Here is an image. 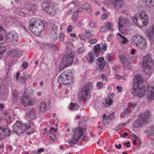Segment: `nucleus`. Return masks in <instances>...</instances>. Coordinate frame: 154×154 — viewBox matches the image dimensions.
<instances>
[{
	"label": "nucleus",
	"mask_w": 154,
	"mask_h": 154,
	"mask_svg": "<svg viewBox=\"0 0 154 154\" xmlns=\"http://www.w3.org/2000/svg\"><path fill=\"white\" fill-rule=\"evenodd\" d=\"M87 60L89 63H93L94 61V58L93 54L90 52L87 56Z\"/></svg>",
	"instance_id": "a878e982"
},
{
	"label": "nucleus",
	"mask_w": 154,
	"mask_h": 154,
	"mask_svg": "<svg viewBox=\"0 0 154 154\" xmlns=\"http://www.w3.org/2000/svg\"><path fill=\"white\" fill-rule=\"evenodd\" d=\"M83 8L82 7H79L75 11L78 13V12H81L83 11Z\"/></svg>",
	"instance_id": "13d9d810"
},
{
	"label": "nucleus",
	"mask_w": 154,
	"mask_h": 154,
	"mask_svg": "<svg viewBox=\"0 0 154 154\" xmlns=\"http://www.w3.org/2000/svg\"><path fill=\"white\" fill-rule=\"evenodd\" d=\"M64 36L63 33H61L59 35V39L60 41L63 42L64 40Z\"/></svg>",
	"instance_id": "a19ab883"
},
{
	"label": "nucleus",
	"mask_w": 154,
	"mask_h": 154,
	"mask_svg": "<svg viewBox=\"0 0 154 154\" xmlns=\"http://www.w3.org/2000/svg\"><path fill=\"white\" fill-rule=\"evenodd\" d=\"M144 132L149 135H152L154 134V125L149 127L148 129L145 130Z\"/></svg>",
	"instance_id": "bb28decb"
},
{
	"label": "nucleus",
	"mask_w": 154,
	"mask_h": 154,
	"mask_svg": "<svg viewBox=\"0 0 154 154\" xmlns=\"http://www.w3.org/2000/svg\"><path fill=\"white\" fill-rule=\"evenodd\" d=\"M29 98V97L26 96L24 95L21 99L20 102L21 103L23 104L25 106L31 105L32 103V102L30 101Z\"/></svg>",
	"instance_id": "f3484780"
},
{
	"label": "nucleus",
	"mask_w": 154,
	"mask_h": 154,
	"mask_svg": "<svg viewBox=\"0 0 154 154\" xmlns=\"http://www.w3.org/2000/svg\"><path fill=\"white\" fill-rule=\"evenodd\" d=\"M122 76L119 75H116L115 76V78L117 79H120L122 78Z\"/></svg>",
	"instance_id": "69168bd1"
},
{
	"label": "nucleus",
	"mask_w": 154,
	"mask_h": 154,
	"mask_svg": "<svg viewBox=\"0 0 154 154\" xmlns=\"http://www.w3.org/2000/svg\"><path fill=\"white\" fill-rule=\"evenodd\" d=\"M49 45L48 43H42L40 45V48L43 49H48Z\"/></svg>",
	"instance_id": "e433bc0d"
},
{
	"label": "nucleus",
	"mask_w": 154,
	"mask_h": 154,
	"mask_svg": "<svg viewBox=\"0 0 154 154\" xmlns=\"http://www.w3.org/2000/svg\"><path fill=\"white\" fill-rule=\"evenodd\" d=\"M48 49L54 50L55 51H58L59 50V48L57 47L54 44H50Z\"/></svg>",
	"instance_id": "473e14b6"
},
{
	"label": "nucleus",
	"mask_w": 154,
	"mask_h": 154,
	"mask_svg": "<svg viewBox=\"0 0 154 154\" xmlns=\"http://www.w3.org/2000/svg\"><path fill=\"white\" fill-rule=\"evenodd\" d=\"M27 14V13L26 12V11H24V9H22L20 13V14L21 16H26Z\"/></svg>",
	"instance_id": "6e6d98bb"
},
{
	"label": "nucleus",
	"mask_w": 154,
	"mask_h": 154,
	"mask_svg": "<svg viewBox=\"0 0 154 154\" xmlns=\"http://www.w3.org/2000/svg\"><path fill=\"white\" fill-rule=\"evenodd\" d=\"M101 76L102 78L103 79V81L105 80L106 82H107L108 79H107V77L104 74H102L101 75Z\"/></svg>",
	"instance_id": "8fccbe9b"
},
{
	"label": "nucleus",
	"mask_w": 154,
	"mask_h": 154,
	"mask_svg": "<svg viewBox=\"0 0 154 154\" xmlns=\"http://www.w3.org/2000/svg\"><path fill=\"white\" fill-rule=\"evenodd\" d=\"M153 64L154 63L150 54H148L143 57V66L144 68V70L146 74L149 75L151 73L150 69Z\"/></svg>",
	"instance_id": "1a4fd4ad"
},
{
	"label": "nucleus",
	"mask_w": 154,
	"mask_h": 154,
	"mask_svg": "<svg viewBox=\"0 0 154 154\" xmlns=\"http://www.w3.org/2000/svg\"><path fill=\"white\" fill-rule=\"evenodd\" d=\"M6 49L5 46L2 44V42H0V55H2Z\"/></svg>",
	"instance_id": "c756f323"
},
{
	"label": "nucleus",
	"mask_w": 154,
	"mask_h": 154,
	"mask_svg": "<svg viewBox=\"0 0 154 154\" xmlns=\"http://www.w3.org/2000/svg\"><path fill=\"white\" fill-rule=\"evenodd\" d=\"M42 9L51 15H54L55 8L51 3L45 2L42 4Z\"/></svg>",
	"instance_id": "9b49d317"
},
{
	"label": "nucleus",
	"mask_w": 154,
	"mask_h": 154,
	"mask_svg": "<svg viewBox=\"0 0 154 154\" xmlns=\"http://www.w3.org/2000/svg\"><path fill=\"white\" fill-rule=\"evenodd\" d=\"M139 45H137L136 47H137L139 49L143 51H144L146 47V40L144 38L143 39L142 41H141L139 43Z\"/></svg>",
	"instance_id": "6ab92c4d"
},
{
	"label": "nucleus",
	"mask_w": 154,
	"mask_h": 154,
	"mask_svg": "<svg viewBox=\"0 0 154 154\" xmlns=\"http://www.w3.org/2000/svg\"><path fill=\"white\" fill-rule=\"evenodd\" d=\"M79 107V106L78 104L75 103H71L69 107V109L70 110H77Z\"/></svg>",
	"instance_id": "cd10ccee"
},
{
	"label": "nucleus",
	"mask_w": 154,
	"mask_h": 154,
	"mask_svg": "<svg viewBox=\"0 0 154 154\" xmlns=\"http://www.w3.org/2000/svg\"><path fill=\"white\" fill-rule=\"evenodd\" d=\"M66 50L67 51V53L63 57L62 66L63 67L62 69L60 68L61 70H63L65 67L70 65L73 61L74 54L72 51L70 47L69 46H66Z\"/></svg>",
	"instance_id": "0eeeda50"
},
{
	"label": "nucleus",
	"mask_w": 154,
	"mask_h": 154,
	"mask_svg": "<svg viewBox=\"0 0 154 154\" xmlns=\"http://www.w3.org/2000/svg\"><path fill=\"white\" fill-rule=\"evenodd\" d=\"M114 116L113 113H111L109 115L108 118L109 119H112L114 118Z\"/></svg>",
	"instance_id": "052dcab7"
},
{
	"label": "nucleus",
	"mask_w": 154,
	"mask_h": 154,
	"mask_svg": "<svg viewBox=\"0 0 154 154\" xmlns=\"http://www.w3.org/2000/svg\"><path fill=\"white\" fill-rule=\"evenodd\" d=\"M146 5L149 7L154 6V0H145Z\"/></svg>",
	"instance_id": "c85d7f7f"
},
{
	"label": "nucleus",
	"mask_w": 154,
	"mask_h": 154,
	"mask_svg": "<svg viewBox=\"0 0 154 154\" xmlns=\"http://www.w3.org/2000/svg\"><path fill=\"white\" fill-rule=\"evenodd\" d=\"M143 81L142 76L140 74H138L134 77L131 90V93L134 96L137 97H142L145 95L146 86L143 84Z\"/></svg>",
	"instance_id": "f257e3e1"
},
{
	"label": "nucleus",
	"mask_w": 154,
	"mask_h": 154,
	"mask_svg": "<svg viewBox=\"0 0 154 154\" xmlns=\"http://www.w3.org/2000/svg\"><path fill=\"white\" fill-rule=\"evenodd\" d=\"M73 29V27L71 25H69L68 27L67 28V30L68 32H71Z\"/></svg>",
	"instance_id": "603ef678"
},
{
	"label": "nucleus",
	"mask_w": 154,
	"mask_h": 154,
	"mask_svg": "<svg viewBox=\"0 0 154 154\" xmlns=\"http://www.w3.org/2000/svg\"><path fill=\"white\" fill-rule=\"evenodd\" d=\"M59 148L60 149L63 151L65 150V148L64 145H60L59 146Z\"/></svg>",
	"instance_id": "774afa93"
},
{
	"label": "nucleus",
	"mask_w": 154,
	"mask_h": 154,
	"mask_svg": "<svg viewBox=\"0 0 154 154\" xmlns=\"http://www.w3.org/2000/svg\"><path fill=\"white\" fill-rule=\"evenodd\" d=\"M83 7V9L86 10L88 13L91 14L92 12V8L89 4L86 3L84 4Z\"/></svg>",
	"instance_id": "b1692460"
},
{
	"label": "nucleus",
	"mask_w": 154,
	"mask_h": 154,
	"mask_svg": "<svg viewBox=\"0 0 154 154\" xmlns=\"http://www.w3.org/2000/svg\"><path fill=\"white\" fill-rule=\"evenodd\" d=\"M29 29L35 35H38L44 28L43 23L39 19L33 18L29 21Z\"/></svg>",
	"instance_id": "f03ea898"
},
{
	"label": "nucleus",
	"mask_w": 154,
	"mask_h": 154,
	"mask_svg": "<svg viewBox=\"0 0 154 154\" xmlns=\"http://www.w3.org/2000/svg\"><path fill=\"white\" fill-rule=\"evenodd\" d=\"M116 88L119 92H121L122 91V88L121 86H117L116 87Z\"/></svg>",
	"instance_id": "680f3d73"
},
{
	"label": "nucleus",
	"mask_w": 154,
	"mask_h": 154,
	"mask_svg": "<svg viewBox=\"0 0 154 154\" xmlns=\"http://www.w3.org/2000/svg\"><path fill=\"white\" fill-rule=\"evenodd\" d=\"M104 60V58L103 57H101L97 59V61L100 62H102Z\"/></svg>",
	"instance_id": "bf43d9fd"
},
{
	"label": "nucleus",
	"mask_w": 154,
	"mask_h": 154,
	"mask_svg": "<svg viewBox=\"0 0 154 154\" xmlns=\"http://www.w3.org/2000/svg\"><path fill=\"white\" fill-rule=\"evenodd\" d=\"M91 32L89 29H87L85 30V36L86 38H89L91 35Z\"/></svg>",
	"instance_id": "4c0bfd02"
},
{
	"label": "nucleus",
	"mask_w": 154,
	"mask_h": 154,
	"mask_svg": "<svg viewBox=\"0 0 154 154\" xmlns=\"http://www.w3.org/2000/svg\"><path fill=\"white\" fill-rule=\"evenodd\" d=\"M84 51L85 50L82 48H79L77 50V52L79 54H82Z\"/></svg>",
	"instance_id": "c03bdc74"
},
{
	"label": "nucleus",
	"mask_w": 154,
	"mask_h": 154,
	"mask_svg": "<svg viewBox=\"0 0 154 154\" xmlns=\"http://www.w3.org/2000/svg\"><path fill=\"white\" fill-rule=\"evenodd\" d=\"M32 123V122H29L28 123L23 124L17 121L13 126V131L18 135H20L30 128Z\"/></svg>",
	"instance_id": "6e6552de"
},
{
	"label": "nucleus",
	"mask_w": 154,
	"mask_h": 154,
	"mask_svg": "<svg viewBox=\"0 0 154 154\" xmlns=\"http://www.w3.org/2000/svg\"><path fill=\"white\" fill-rule=\"evenodd\" d=\"M133 21L135 24L143 27L146 26L148 23V16L144 12H141L140 14H137L132 18Z\"/></svg>",
	"instance_id": "423d86ee"
},
{
	"label": "nucleus",
	"mask_w": 154,
	"mask_h": 154,
	"mask_svg": "<svg viewBox=\"0 0 154 154\" xmlns=\"http://www.w3.org/2000/svg\"><path fill=\"white\" fill-rule=\"evenodd\" d=\"M26 80V79L25 75H23L21 77L20 81L22 84L24 85L25 83Z\"/></svg>",
	"instance_id": "ea45409f"
},
{
	"label": "nucleus",
	"mask_w": 154,
	"mask_h": 154,
	"mask_svg": "<svg viewBox=\"0 0 154 154\" xmlns=\"http://www.w3.org/2000/svg\"><path fill=\"white\" fill-rule=\"evenodd\" d=\"M127 123H122V124H120L118 126L119 129H117V130H119V129L122 128L124 127L123 126V125H127Z\"/></svg>",
	"instance_id": "864d4df0"
},
{
	"label": "nucleus",
	"mask_w": 154,
	"mask_h": 154,
	"mask_svg": "<svg viewBox=\"0 0 154 154\" xmlns=\"http://www.w3.org/2000/svg\"><path fill=\"white\" fill-rule=\"evenodd\" d=\"M92 90V86L91 83L85 85L82 88V90L79 92L78 97L80 102L84 103L91 96Z\"/></svg>",
	"instance_id": "39448f33"
},
{
	"label": "nucleus",
	"mask_w": 154,
	"mask_h": 154,
	"mask_svg": "<svg viewBox=\"0 0 154 154\" xmlns=\"http://www.w3.org/2000/svg\"><path fill=\"white\" fill-rule=\"evenodd\" d=\"M136 105V104L135 103H131L129 104V107L132 109H134Z\"/></svg>",
	"instance_id": "5fc2aeb1"
},
{
	"label": "nucleus",
	"mask_w": 154,
	"mask_h": 154,
	"mask_svg": "<svg viewBox=\"0 0 154 154\" xmlns=\"http://www.w3.org/2000/svg\"><path fill=\"white\" fill-rule=\"evenodd\" d=\"M146 34L151 43H154V25H153L151 29H149L147 32Z\"/></svg>",
	"instance_id": "dca6fc26"
},
{
	"label": "nucleus",
	"mask_w": 154,
	"mask_h": 154,
	"mask_svg": "<svg viewBox=\"0 0 154 154\" xmlns=\"http://www.w3.org/2000/svg\"><path fill=\"white\" fill-rule=\"evenodd\" d=\"M108 31V29L105 26L101 27L100 28V31L101 32H103Z\"/></svg>",
	"instance_id": "a18cd8bd"
},
{
	"label": "nucleus",
	"mask_w": 154,
	"mask_h": 154,
	"mask_svg": "<svg viewBox=\"0 0 154 154\" xmlns=\"http://www.w3.org/2000/svg\"><path fill=\"white\" fill-rule=\"evenodd\" d=\"M2 131L3 133V134H4L6 136L9 137L11 134V133H10V131L8 127L7 126H5V127H4Z\"/></svg>",
	"instance_id": "4be33fe9"
},
{
	"label": "nucleus",
	"mask_w": 154,
	"mask_h": 154,
	"mask_svg": "<svg viewBox=\"0 0 154 154\" xmlns=\"http://www.w3.org/2000/svg\"><path fill=\"white\" fill-rule=\"evenodd\" d=\"M86 128H83L82 127H78L73 128L72 132L74 133L72 136V139L68 140V143L70 145L75 144L78 142L81 138V136L83 135L84 137L82 138L83 141H86L85 139L86 133L85 132Z\"/></svg>",
	"instance_id": "20e7f679"
},
{
	"label": "nucleus",
	"mask_w": 154,
	"mask_h": 154,
	"mask_svg": "<svg viewBox=\"0 0 154 154\" xmlns=\"http://www.w3.org/2000/svg\"><path fill=\"white\" fill-rule=\"evenodd\" d=\"M101 50L99 44H97L94 46V51L96 54H98Z\"/></svg>",
	"instance_id": "72a5a7b5"
},
{
	"label": "nucleus",
	"mask_w": 154,
	"mask_h": 154,
	"mask_svg": "<svg viewBox=\"0 0 154 154\" xmlns=\"http://www.w3.org/2000/svg\"><path fill=\"white\" fill-rule=\"evenodd\" d=\"M19 52H20V51L18 50L12 49L9 50L8 51V55L10 56L14 57L18 56Z\"/></svg>",
	"instance_id": "412c9836"
},
{
	"label": "nucleus",
	"mask_w": 154,
	"mask_h": 154,
	"mask_svg": "<svg viewBox=\"0 0 154 154\" xmlns=\"http://www.w3.org/2000/svg\"><path fill=\"white\" fill-rule=\"evenodd\" d=\"M56 136V135L55 134L50 132V137L51 138L52 140H54L55 139Z\"/></svg>",
	"instance_id": "de8ad7c7"
},
{
	"label": "nucleus",
	"mask_w": 154,
	"mask_h": 154,
	"mask_svg": "<svg viewBox=\"0 0 154 154\" xmlns=\"http://www.w3.org/2000/svg\"><path fill=\"white\" fill-rule=\"evenodd\" d=\"M114 55V54L112 53L107 54L106 56V58L107 59L109 62L110 63L112 60V58Z\"/></svg>",
	"instance_id": "7c9ffc66"
},
{
	"label": "nucleus",
	"mask_w": 154,
	"mask_h": 154,
	"mask_svg": "<svg viewBox=\"0 0 154 154\" xmlns=\"http://www.w3.org/2000/svg\"><path fill=\"white\" fill-rule=\"evenodd\" d=\"M28 66V63L26 62H24L23 65V66L24 69L26 68Z\"/></svg>",
	"instance_id": "0e129e2a"
},
{
	"label": "nucleus",
	"mask_w": 154,
	"mask_h": 154,
	"mask_svg": "<svg viewBox=\"0 0 154 154\" xmlns=\"http://www.w3.org/2000/svg\"><path fill=\"white\" fill-rule=\"evenodd\" d=\"M27 117L29 119H33L35 117V113L34 112L31 110L29 111L26 113Z\"/></svg>",
	"instance_id": "5701e85b"
},
{
	"label": "nucleus",
	"mask_w": 154,
	"mask_h": 154,
	"mask_svg": "<svg viewBox=\"0 0 154 154\" xmlns=\"http://www.w3.org/2000/svg\"><path fill=\"white\" fill-rule=\"evenodd\" d=\"M90 27L92 28H94L97 27V24L95 21L93 20L91 21L89 23Z\"/></svg>",
	"instance_id": "58836bf2"
},
{
	"label": "nucleus",
	"mask_w": 154,
	"mask_h": 154,
	"mask_svg": "<svg viewBox=\"0 0 154 154\" xmlns=\"http://www.w3.org/2000/svg\"><path fill=\"white\" fill-rule=\"evenodd\" d=\"M48 107L45 102H42L40 104V110L44 112L48 109Z\"/></svg>",
	"instance_id": "393cba45"
},
{
	"label": "nucleus",
	"mask_w": 154,
	"mask_h": 154,
	"mask_svg": "<svg viewBox=\"0 0 154 154\" xmlns=\"http://www.w3.org/2000/svg\"><path fill=\"white\" fill-rule=\"evenodd\" d=\"M119 57L122 63L123 64L124 69H130L131 68V66L130 65V63L129 61V59L122 54L119 55Z\"/></svg>",
	"instance_id": "f8f14e48"
},
{
	"label": "nucleus",
	"mask_w": 154,
	"mask_h": 154,
	"mask_svg": "<svg viewBox=\"0 0 154 154\" xmlns=\"http://www.w3.org/2000/svg\"><path fill=\"white\" fill-rule=\"evenodd\" d=\"M144 38L143 37L139 35H135L133 36L131 39V42L132 44L136 46L139 45V43L142 41L143 39Z\"/></svg>",
	"instance_id": "4468645a"
},
{
	"label": "nucleus",
	"mask_w": 154,
	"mask_h": 154,
	"mask_svg": "<svg viewBox=\"0 0 154 154\" xmlns=\"http://www.w3.org/2000/svg\"><path fill=\"white\" fill-rule=\"evenodd\" d=\"M79 15L78 13L75 11L74 12L73 14V19L74 20H76L77 18Z\"/></svg>",
	"instance_id": "37998d69"
},
{
	"label": "nucleus",
	"mask_w": 154,
	"mask_h": 154,
	"mask_svg": "<svg viewBox=\"0 0 154 154\" xmlns=\"http://www.w3.org/2000/svg\"><path fill=\"white\" fill-rule=\"evenodd\" d=\"M104 3L107 4H110L111 2L117 8H121L125 4L124 0H104Z\"/></svg>",
	"instance_id": "ddd939ff"
},
{
	"label": "nucleus",
	"mask_w": 154,
	"mask_h": 154,
	"mask_svg": "<svg viewBox=\"0 0 154 154\" xmlns=\"http://www.w3.org/2000/svg\"><path fill=\"white\" fill-rule=\"evenodd\" d=\"M103 86V83L102 82H98L97 83L96 86L98 89H101Z\"/></svg>",
	"instance_id": "79ce46f5"
},
{
	"label": "nucleus",
	"mask_w": 154,
	"mask_h": 154,
	"mask_svg": "<svg viewBox=\"0 0 154 154\" xmlns=\"http://www.w3.org/2000/svg\"><path fill=\"white\" fill-rule=\"evenodd\" d=\"M107 45L106 44H104L102 45L101 48L103 51H105L106 50Z\"/></svg>",
	"instance_id": "49530a36"
},
{
	"label": "nucleus",
	"mask_w": 154,
	"mask_h": 154,
	"mask_svg": "<svg viewBox=\"0 0 154 154\" xmlns=\"http://www.w3.org/2000/svg\"><path fill=\"white\" fill-rule=\"evenodd\" d=\"M105 65V63L104 62H102V63H100L99 64V68H100V69H102L104 67Z\"/></svg>",
	"instance_id": "3c124183"
},
{
	"label": "nucleus",
	"mask_w": 154,
	"mask_h": 154,
	"mask_svg": "<svg viewBox=\"0 0 154 154\" xmlns=\"http://www.w3.org/2000/svg\"><path fill=\"white\" fill-rule=\"evenodd\" d=\"M36 9V6L34 4H32L30 5V7L28 9V11L30 12L31 11L34 12L35 11Z\"/></svg>",
	"instance_id": "c9c22d12"
},
{
	"label": "nucleus",
	"mask_w": 154,
	"mask_h": 154,
	"mask_svg": "<svg viewBox=\"0 0 154 154\" xmlns=\"http://www.w3.org/2000/svg\"><path fill=\"white\" fill-rule=\"evenodd\" d=\"M58 81L60 84L63 85L69 84L71 82V79L69 72H63L60 76Z\"/></svg>",
	"instance_id": "9d476101"
},
{
	"label": "nucleus",
	"mask_w": 154,
	"mask_h": 154,
	"mask_svg": "<svg viewBox=\"0 0 154 154\" xmlns=\"http://www.w3.org/2000/svg\"><path fill=\"white\" fill-rule=\"evenodd\" d=\"M50 25L51 27V30L50 34L52 35H54L55 36V39L56 40L57 38V26L55 25V23L53 22H51V23H50Z\"/></svg>",
	"instance_id": "2eb2a0df"
},
{
	"label": "nucleus",
	"mask_w": 154,
	"mask_h": 154,
	"mask_svg": "<svg viewBox=\"0 0 154 154\" xmlns=\"http://www.w3.org/2000/svg\"><path fill=\"white\" fill-rule=\"evenodd\" d=\"M105 26L107 27V29H108V30L111 29L112 26L110 23H107Z\"/></svg>",
	"instance_id": "09e8293b"
},
{
	"label": "nucleus",
	"mask_w": 154,
	"mask_h": 154,
	"mask_svg": "<svg viewBox=\"0 0 154 154\" xmlns=\"http://www.w3.org/2000/svg\"><path fill=\"white\" fill-rule=\"evenodd\" d=\"M101 17L103 19H106L107 17V15L106 14H103L101 16Z\"/></svg>",
	"instance_id": "e2e57ef3"
},
{
	"label": "nucleus",
	"mask_w": 154,
	"mask_h": 154,
	"mask_svg": "<svg viewBox=\"0 0 154 154\" xmlns=\"http://www.w3.org/2000/svg\"><path fill=\"white\" fill-rule=\"evenodd\" d=\"M151 114L149 110L139 115L138 119L134 121L133 127L136 128H140L143 125L149 123Z\"/></svg>",
	"instance_id": "7ed1b4c3"
},
{
	"label": "nucleus",
	"mask_w": 154,
	"mask_h": 154,
	"mask_svg": "<svg viewBox=\"0 0 154 154\" xmlns=\"http://www.w3.org/2000/svg\"><path fill=\"white\" fill-rule=\"evenodd\" d=\"M117 35L118 36H120V37L122 39V43L125 44L128 42V40L125 37L123 36L120 33H118Z\"/></svg>",
	"instance_id": "2f4dec72"
},
{
	"label": "nucleus",
	"mask_w": 154,
	"mask_h": 154,
	"mask_svg": "<svg viewBox=\"0 0 154 154\" xmlns=\"http://www.w3.org/2000/svg\"><path fill=\"white\" fill-rule=\"evenodd\" d=\"M113 96L114 95L113 94H112L110 96L108 97V99L106 100V103L105 105V106L106 107H108L110 106L113 103V101L111 99V98H112Z\"/></svg>",
	"instance_id": "aec40b11"
},
{
	"label": "nucleus",
	"mask_w": 154,
	"mask_h": 154,
	"mask_svg": "<svg viewBox=\"0 0 154 154\" xmlns=\"http://www.w3.org/2000/svg\"><path fill=\"white\" fill-rule=\"evenodd\" d=\"M119 21L118 22V28L119 31L120 32H121L122 31V28L124 26L123 24V20L120 21V18H119Z\"/></svg>",
	"instance_id": "f704fd0d"
},
{
	"label": "nucleus",
	"mask_w": 154,
	"mask_h": 154,
	"mask_svg": "<svg viewBox=\"0 0 154 154\" xmlns=\"http://www.w3.org/2000/svg\"><path fill=\"white\" fill-rule=\"evenodd\" d=\"M17 36V35L15 32H10L6 34V40H8L9 42L12 43Z\"/></svg>",
	"instance_id": "a211bd4d"
},
{
	"label": "nucleus",
	"mask_w": 154,
	"mask_h": 154,
	"mask_svg": "<svg viewBox=\"0 0 154 154\" xmlns=\"http://www.w3.org/2000/svg\"><path fill=\"white\" fill-rule=\"evenodd\" d=\"M115 147L116 148H117L119 149H120L122 147V145L121 144H119V145H117L116 144H115Z\"/></svg>",
	"instance_id": "338daca9"
},
{
	"label": "nucleus",
	"mask_w": 154,
	"mask_h": 154,
	"mask_svg": "<svg viewBox=\"0 0 154 154\" xmlns=\"http://www.w3.org/2000/svg\"><path fill=\"white\" fill-rule=\"evenodd\" d=\"M97 41L96 39L90 40L89 41V43L91 44H94L96 43Z\"/></svg>",
	"instance_id": "4d7b16f0"
}]
</instances>
